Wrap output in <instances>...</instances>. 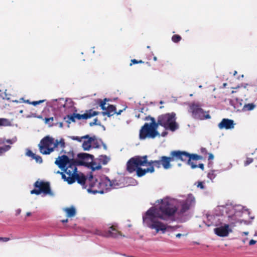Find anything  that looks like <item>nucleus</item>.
<instances>
[{
  "label": "nucleus",
  "instance_id": "obj_11",
  "mask_svg": "<svg viewBox=\"0 0 257 257\" xmlns=\"http://www.w3.org/2000/svg\"><path fill=\"white\" fill-rule=\"evenodd\" d=\"M88 187L87 190L89 193H92L95 194L96 193H103V191L101 190L99 185V182L92 175L88 177L87 180Z\"/></svg>",
  "mask_w": 257,
  "mask_h": 257
},
{
  "label": "nucleus",
  "instance_id": "obj_24",
  "mask_svg": "<svg viewBox=\"0 0 257 257\" xmlns=\"http://www.w3.org/2000/svg\"><path fill=\"white\" fill-rule=\"evenodd\" d=\"M91 137L94 140L92 141V148H99L100 147V142L103 144V142L101 140H98L95 136Z\"/></svg>",
  "mask_w": 257,
  "mask_h": 257
},
{
  "label": "nucleus",
  "instance_id": "obj_4",
  "mask_svg": "<svg viewBox=\"0 0 257 257\" xmlns=\"http://www.w3.org/2000/svg\"><path fill=\"white\" fill-rule=\"evenodd\" d=\"M147 156H135L131 158L126 163V170L130 173L137 171L138 168L146 166L147 163Z\"/></svg>",
  "mask_w": 257,
  "mask_h": 257
},
{
  "label": "nucleus",
  "instance_id": "obj_25",
  "mask_svg": "<svg viewBox=\"0 0 257 257\" xmlns=\"http://www.w3.org/2000/svg\"><path fill=\"white\" fill-rule=\"evenodd\" d=\"M159 123V117H158L157 122L156 121L155 122H150L149 123V124H150L151 125V128H153V130L155 131V133L157 136L160 135L159 132L157 131L158 126L160 125V123Z\"/></svg>",
  "mask_w": 257,
  "mask_h": 257
},
{
  "label": "nucleus",
  "instance_id": "obj_20",
  "mask_svg": "<svg viewBox=\"0 0 257 257\" xmlns=\"http://www.w3.org/2000/svg\"><path fill=\"white\" fill-rule=\"evenodd\" d=\"M87 139L88 140L84 141L82 145L83 150L85 151H88L92 148V141L94 140L89 136Z\"/></svg>",
  "mask_w": 257,
  "mask_h": 257
},
{
  "label": "nucleus",
  "instance_id": "obj_27",
  "mask_svg": "<svg viewBox=\"0 0 257 257\" xmlns=\"http://www.w3.org/2000/svg\"><path fill=\"white\" fill-rule=\"evenodd\" d=\"M109 160V158L105 155H101L99 158L100 163L103 165H106L108 162Z\"/></svg>",
  "mask_w": 257,
  "mask_h": 257
},
{
  "label": "nucleus",
  "instance_id": "obj_7",
  "mask_svg": "<svg viewBox=\"0 0 257 257\" xmlns=\"http://www.w3.org/2000/svg\"><path fill=\"white\" fill-rule=\"evenodd\" d=\"M179 154L180 157V161L187 162V165L191 166V168L194 169L198 167L197 165H195L192 162V161H197L202 160L203 157L201 156L198 155L196 154H190L186 151H182L179 150Z\"/></svg>",
  "mask_w": 257,
  "mask_h": 257
},
{
  "label": "nucleus",
  "instance_id": "obj_62",
  "mask_svg": "<svg viewBox=\"0 0 257 257\" xmlns=\"http://www.w3.org/2000/svg\"><path fill=\"white\" fill-rule=\"evenodd\" d=\"M242 233L244 234V235H247L248 234V232H243Z\"/></svg>",
  "mask_w": 257,
  "mask_h": 257
},
{
  "label": "nucleus",
  "instance_id": "obj_17",
  "mask_svg": "<svg viewBox=\"0 0 257 257\" xmlns=\"http://www.w3.org/2000/svg\"><path fill=\"white\" fill-rule=\"evenodd\" d=\"M155 171V169L153 167H149L147 169H142L141 167H140L137 170L136 173L137 175L139 177H141L144 176L147 173H152Z\"/></svg>",
  "mask_w": 257,
  "mask_h": 257
},
{
  "label": "nucleus",
  "instance_id": "obj_18",
  "mask_svg": "<svg viewBox=\"0 0 257 257\" xmlns=\"http://www.w3.org/2000/svg\"><path fill=\"white\" fill-rule=\"evenodd\" d=\"M103 115H107L108 117L113 115L116 113V108L115 106L109 104L108 106L105 108V110L102 112Z\"/></svg>",
  "mask_w": 257,
  "mask_h": 257
},
{
  "label": "nucleus",
  "instance_id": "obj_38",
  "mask_svg": "<svg viewBox=\"0 0 257 257\" xmlns=\"http://www.w3.org/2000/svg\"><path fill=\"white\" fill-rule=\"evenodd\" d=\"M144 62L142 60H137L136 59H132L131 61V63L130 64V66H132L133 64H142V63H144Z\"/></svg>",
  "mask_w": 257,
  "mask_h": 257
},
{
  "label": "nucleus",
  "instance_id": "obj_41",
  "mask_svg": "<svg viewBox=\"0 0 257 257\" xmlns=\"http://www.w3.org/2000/svg\"><path fill=\"white\" fill-rule=\"evenodd\" d=\"M45 101V100H40L39 101H34L32 102H29V104H32L34 106H36Z\"/></svg>",
  "mask_w": 257,
  "mask_h": 257
},
{
  "label": "nucleus",
  "instance_id": "obj_36",
  "mask_svg": "<svg viewBox=\"0 0 257 257\" xmlns=\"http://www.w3.org/2000/svg\"><path fill=\"white\" fill-rule=\"evenodd\" d=\"M108 101V99L107 98H104L103 100H99V101H100V103H99V105H100V106L101 107V108L103 110H105V104H106V102Z\"/></svg>",
  "mask_w": 257,
  "mask_h": 257
},
{
  "label": "nucleus",
  "instance_id": "obj_19",
  "mask_svg": "<svg viewBox=\"0 0 257 257\" xmlns=\"http://www.w3.org/2000/svg\"><path fill=\"white\" fill-rule=\"evenodd\" d=\"M191 206V201L186 200L181 204V208L179 210V214H183L188 210Z\"/></svg>",
  "mask_w": 257,
  "mask_h": 257
},
{
  "label": "nucleus",
  "instance_id": "obj_61",
  "mask_svg": "<svg viewBox=\"0 0 257 257\" xmlns=\"http://www.w3.org/2000/svg\"><path fill=\"white\" fill-rule=\"evenodd\" d=\"M153 60H154L155 61H157V57H156V56L154 57V58H153Z\"/></svg>",
  "mask_w": 257,
  "mask_h": 257
},
{
  "label": "nucleus",
  "instance_id": "obj_26",
  "mask_svg": "<svg viewBox=\"0 0 257 257\" xmlns=\"http://www.w3.org/2000/svg\"><path fill=\"white\" fill-rule=\"evenodd\" d=\"M256 105L253 103H247L244 104L242 109L244 111H250L254 109Z\"/></svg>",
  "mask_w": 257,
  "mask_h": 257
},
{
  "label": "nucleus",
  "instance_id": "obj_1",
  "mask_svg": "<svg viewBox=\"0 0 257 257\" xmlns=\"http://www.w3.org/2000/svg\"><path fill=\"white\" fill-rule=\"evenodd\" d=\"M77 156L82 160L70 159L68 156L64 155L59 156L55 163L67 175V182L68 184H71L77 181L83 188L87 189L88 177L86 178L83 173H78L76 166L84 165L83 160H88L89 159L92 160L93 156L87 153H80Z\"/></svg>",
  "mask_w": 257,
  "mask_h": 257
},
{
  "label": "nucleus",
  "instance_id": "obj_29",
  "mask_svg": "<svg viewBox=\"0 0 257 257\" xmlns=\"http://www.w3.org/2000/svg\"><path fill=\"white\" fill-rule=\"evenodd\" d=\"M92 232L94 234L105 237L106 231H102L98 229H95Z\"/></svg>",
  "mask_w": 257,
  "mask_h": 257
},
{
  "label": "nucleus",
  "instance_id": "obj_13",
  "mask_svg": "<svg viewBox=\"0 0 257 257\" xmlns=\"http://www.w3.org/2000/svg\"><path fill=\"white\" fill-rule=\"evenodd\" d=\"M98 111H93L92 109H89L88 110H86L85 113L82 114H80L79 113H75L74 114V117H75V118L78 120H81V119H87L88 118H91V117L93 116L97 115L99 114Z\"/></svg>",
  "mask_w": 257,
  "mask_h": 257
},
{
  "label": "nucleus",
  "instance_id": "obj_16",
  "mask_svg": "<svg viewBox=\"0 0 257 257\" xmlns=\"http://www.w3.org/2000/svg\"><path fill=\"white\" fill-rule=\"evenodd\" d=\"M98 185H99L100 189H101V190L103 191V193L105 191L109 190L112 186L111 182L109 179H107V178L105 180L99 182Z\"/></svg>",
  "mask_w": 257,
  "mask_h": 257
},
{
  "label": "nucleus",
  "instance_id": "obj_2",
  "mask_svg": "<svg viewBox=\"0 0 257 257\" xmlns=\"http://www.w3.org/2000/svg\"><path fill=\"white\" fill-rule=\"evenodd\" d=\"M160 206L157 208L152 207L146 213V217H143L148 227L156 229L157 232L162 231L164 233L166 230V225L158 220V218L167 220L173 216L177 210V208L168 199L162 200Z\"/></svg>",
  "mask_w": 257,
  "mask_h": 257
},
{
  "label": "nucleus",
  "instance_id": "obj_42",
  "mask_svg": "<svg viewBox=\"0 0 257 257\" xmlns=\"http://www.w3.org/2000/svg\"><path fill=\"white\" fill-rule=\"evenodd\" d=\"M67 117L72 122H75L76 121V120H75L76 118H75V117H74V113L72 114H71V115H67Z\"/></svg>",
  "mask_w": 257,
  "mask_h": 257
},
{
  "label": "nucleus",
  "instance_id": "obj_59",
  "mask_svg": "<svg viewBox=\"0 0 257 257\" xmlns=\"http://www.w3.org/2000/svg\"><path fill=\"white\" fill-rule=\"evenodd\" d=\"M68 219H64V220H62L61 221L63 223H66L68 222Z\"/></svg>",
  "mask_w": 257,
  "mask_h": 257
},
{
  "label": "nucleus",
  "instance_id": "obj_22",
  "mask_svg": "<svg viewBox=\"0 0 257 257\" xmlns=\"http://www.w3.org/2000/svg\"><path fill=\"white\" fill-rule=\"evenodd\" d=\"M161 159L159 160H155V161H148L147 160V163H146V166H148L149 167H153L154 168V167H156L158 168L161 167Z\"/></svg>",
  "mask_w": 257,
  "mask_h": 257
},
{
  "label": "nucleus",
  "instance_id": "obj_34",
  "mask_svg": "<svg viewBox=\"0 0 257 257\" xmlns=\"http://www.w3.org/2000/svg\"><path fill=\"white\" fill-rule=\"evenodd\" d=\"M228 220L231 224H235L238 222V220L236 219V215L235 214H233L232 215H229Z\"/></svg>",
  "mask_w": 257,
  "mask_h": 257
},
{
  "label": "nucleus",
  "instance_id": "obj_45",
  "mask_svg": "<svg viewBox=\"0 0 257 257\" xmlns=\"http://www.w3.org/2000/svg\"><path fill=\"white\" fill-rule=\"evenodd\" d=\"M149 119L151 120V122H155L156 121L155 118H154L151 116H146L145 118V120H148Z\"/></svg>",
  "mask_w": 257,
  "mask_h": 257
},
{
  "label": "nucleus",
  "instance_id": "obj_31",
  "mask_svg": "<svg viewBox=\"0 0 257 257\" xmlns=\"http://www.w3.org/2000/svg\"><path fill=\"white\" fill-rule=\"evenodd\" d=\"M11 148L10 145H5L3 147H0V155L8 151Z\"/></svg>",
  "mask_w": 257,
  "mask_h": 257
},
{
  "label": "nucleus",
  "instance_id": "obj_52",
  "mask_svg": "<svg viewBox=\"0 0 257 257\" xmlns=\"http://www.w3.org/2000/svg\"><path fill=\"white\" fill-rule=\"evenodd\" d=\"M256 241L253 240V239H251L249 242V244L250 245H253L255 243H256Z\"/></svg>",
  "mask_w": 257,
  "mask_h": 257
},
{
  "label": "nucleus",
  "instance_id": "obj_51",
  "mask_svg": "<svg viewBox=\"0 0 257 257\" xmlns=\"http://www.w3.org/2000/svg\"><path fill=\"white\" fill-rule=\"evenodd\" d=\"M198 187H200L201 189H204V186L202 182H199L198 185H197Z\"/></svg>",
  "mask_w": 257,
  "mask_h": 257
},
{
  "label": "nucleus",
  "instance_id": "obj_23",
  "mask_svg": "<svg viewBox=\"0 0 257 257\" xmlns=\"http://www.w3.org/2000/svg\"><path fill=\"white\" fill-rule=\"evenodd\" d=\"M59 146L61 149H63L65 147V143L64 139L61 138L59 141H58V140H54V145L53 148H56L58 147Z\"/></svg>",
  "mask_w": 257,
  "mask_h": 257
},
{
  "label": "nucleus",
  "instance_id": "obj_50",
  "mask_svg": "<svg viewBox=\"0 0 257 257\" xmlns=\"http://www.w3.org/2000/svg\"><path fill=\"white\" fill-rule=\"evenodd\" d=\"M214 159V156L212 154H208V160H212Z\"/></svg>",
  "mask_w": 257,
  "mask_h": 257
},
{
  "label": "nucleus",
  "instance_id": "obj_64",
  "mask_svg": "<svg viewBox=\"0 0 257 257\" xmlns=\"http://www.w3.org/2000/svg\"><path fill=\"white\" fill-rule=\"evenodd\" d=\"M237 73V72L236 71H234V75H235Z\"/></svg>",
  "mask_w": 257,
  "mask_h": 257
},
{
  "label": "nucleus",
  "instance_id": "obj_12",
  "mask_svg": "<svg viewBox=\"0 0 257 257\" xmlns=\"http://www.w3.org/2000/svg\"><path fill=\"white\" fill-rule=\"evenodd\" d=\"M214 231L218 236L224 237L227 236L229 233L232 231V230L229 228L228 224H225L224 226L214 228Z\"/></svg>",
  "mask_w": 257,
  "mask_h": 257
},
{
  "label": "nucleus",
  "instance_id": "obj_56",
  "mask_svg": "<svg viewBox=\"0 0 257 257\" xmlns=\"http://www.w3.org/2000/svg\"><path fill=\"white\" fill-rule=\"evenodd\" d=\"M168 133L167 132H164L162 133L161 136L163 137H165L167 135Z\"/></svg>",
  "mask_w": 257,
  "mask_h": 257
},
{
  "label": "nucleus",
  "instance_id": "obj_14",
  "mask_svg": "<svg viewBox=\"0 0 257 257\" xmlns=\"http://www.w3.org/2000/svg\"><path fill=\"white\" fill-rule=\"evenodd\" d=\"M234 123L233 120L228 118H223L218 124V126L220 129H231L234 127Z\"/></svg>",
  "mask_w": 257,
  "mask_h": 257
},
{
  "label": "nucleus",
  "instance_id": "obj_3",
  "mask_svg": "<svg viewBox=\"0 0 257 257\" xmlns=\"http://www.w3.org/2000/svg\"><path fill=\"white\" fill-rule=\"evenodd\" d=\"M159 122L160 125L163 126L166 130H170L172 132L178 128L176 119L175 112L168 113L159 115Z\"/></svg>",
  "mask_w": 257,
  "mask_h": 257
},
{
  "label": "nucleus",
  "instance_id": "obj_54",
  "mask_svg": "<svg viewBox=\"0 0 257 257\" xmlns=\"http://www.w3.org/2000/svg\"><path fill=\"white\" fill-rule=\"evenodd\" d=\"M21 212V209H18L16 211V215H19Z\"/></svg>",
  "mask_w": 257,
  "mask_h": 257
},
{
  "label": "nucleus",
  "instance_id": "obj_32",
  "mask_svg": "<svg viewBox=\"0 0 257 257\" xmlns=\"http://www.w3.org/2000/svg\"><path fill=\"white\" fill-rule=\"evenodd\" d=\"M88 137H89V135H85L84 136H83V137H77V136H73L71 138L73 140H75V141H78L79 142H81L82 141V139H86Z\"/></svg>",
  "mask_w": 257,
  "mask_h": 257
},
{
  "label": "nucleus",
  "instance_id": "obj_6",
  "mask_svg": "<svg viewBox=\"0 0 257 257\" xmlns=\"http://www.w3.org/2000/svg\"><path fill=\"white\" fill-rule=\"evenodd\" d=\"M35 189L31 191V194L40 195L41 193L45 195H52L53 193L51 191L50 183L48 182H44L43 181H36L34 184Z\"/></svg>",
  "mask_w": 257,
  "mask_h": 257
},
{
  "label": "nucleus",
  "instance_id": "obj_8",
  "mask_svg": "<svg viewBox=\"0 0 257 257\" xmlns=\"http://www.w3.org/2000/svg\"><path fill=\"white\" fill-rule=\"evenodd\" d=\"M161 165L165 169H168L171 167V162H178L180 161L179 150L173 151L170 152V157L162 156L160 158Z\"/></svg>",
  "mask_w": 257,
  "mask_h": 257
},
{
  "label": "nucleus",
  "instance_id": "obj_33",
  "mask_svg": "<svg viewBox=\"0 0 257 257\" xmlns=\"http://www.w3.org/2000/svg\"><path fill=\"white\" fill-rule=\"evenodd\" d=\"M91 168L92 170H98L101 168V166L100 164L97 165L95 162H91Z\"/></svg>",
  "mask_w": 257,
  "mask_h": 257
},
{
  "label": "nucleus",
  "instance_id": "obj_28",
  "mask_svg": "<svg viewBox=\"0 0 257 257\" xmlns=\"http://www.w3.org/2000/svg\"><path fill=\"white\" fill-rule=\"evenodd\" d=\"M45 123L46 124H49L50 126H52L53 125H56L57 123L54 124L53 121H54V117H45L44 119Z\"/></svg>",
  "mask_w": 257,
  "mask_h": 257
},
{
  "label": "nucleus",
  "instance_id": "obj_10",
  "mask_svg": "<svg viewBox=\"0 0 257 257\" xmlns=\"http://www.w3.org/2000/svg\"><path fill=\"white\" fill-rule=\"evenodd\" d=\"M157 136L153 128H151L149 123L146 122L140 130L139 138L141 140H145L146 138L154 139Z\"/></svg>",
  "mask_w": 257,
  "mask_h": 257
},
{
  "label": "nucleus",
  "instance_id": "obj_9",
  "mask_svg": "<svg viewBox=\"0 0 257 257\" xmlns=\"http://www.w3.org/2000/svg\"><path fill=\"white\" fill-rule=\"evenodd\" d=\"M190 109L192 116L194 118L203 120L210 118L211 116L208 113L201 108V106L198 104L193 103L190 105Z\"/></svg>",
  "mask_w": 257,
  "mask_h": 257
},
{
  "label": "nucleus",
  "instance_id": "obj_58",
  "mask_svg": "<svg viewBox=\"0 0 257 257\" xmlns=\"http://www.w3.org/2000/svg\"><path fill=\"white\" fill-rule=\"evenodd\" d=\"M182 234L181 233H178L176 235V237L179 238L180 237Z\"/></svg>",
  "mask_w": 257,
  "mask_h": 257
},
{
  "label": "nucleus",
  "instance_id": "obj_60",
  "mask_svg": "<svg viewBox=\"0 0 257 257\" xmlns=\"http://www.w3.org/2000/svg\"><path fill=\"white\" fill-rule=\"evenodd\" d=\"M31 215V212H27V213H26V216H30Z\"/></svg>",
  "mask_w": 257,
  "mask_h": 257
},
{
  "label": "nucleus",
  "instance_id": "obj_49",
  "mask_svg": "<svg viewBox=\"0 0 257 257\" xmlns=\"http://www.w3.org/2000/svg\"><path fill=\"white\" fill-rule=\"evenodd\" d=\"M98 120L97 118H95L93 122H90L89 124L90 126H93V125L97 124L96 122Z\"/></svg>",
  "mask_w": 257,
  "mask_h": 257
},
{
  "label": "nucleus",
  "instance_id": "obj_30",
  "mask_svg": "<svg viewBox=\"0 0 257 257\" xmlns=\"http://www.w3.org/2000/svg\"><path fill=\"white\" fill-rule=\"evenodd\" d=\"M10 125V121L8 119L0 118V126H8Z\"/></svg>",
  "mask_w": 257,
  "mask_h": 257
},
{
  "label": "nucleus",
  "instance_id": "obj_40",
  "mask_svg": "<svg viewBox=\"0 0 257 257\" xmlns=\"http://www.w3.org/2000/svg\"><path fill=\"white\" fill-rule=\"evenodd\" d=\"M208 177L211 180H212L215 178V171H211L209 172L208 174Z\"/></svg>",
  "mask_w": 257,
  "mask_h": 257
},
{
  "label": "nucleus",
  "instance_id": "obj_55",
  "mask_svg": "<svg viewBox=\"0 0 257 257\" xmlns=\"http://www.w3.org/2000/svg\"><path fill=\"white\" fill-rule=\"evenodd\" d=\"M125 108H124L122 110H119L118 111H116V114H117V115H119L121 114V113L123 111V110H124Z\"/></svg>",
  "mask_w": 257,
  "mask_h": 257
},
{
  "label": "nucleus",
  "instance_id": "obj_47",
  "mask_svg": "<svg viewBox=\"0 0 257 257\" xmlns=\"http://www.w3.org/2000/svg\"><path fill=\"white\" fill-rule=\"evenodd\" d=\"M200 152L204 155H206L208 154L207 151L206 149L205 148H203V147L201 148Z\"/></svg>",
  "mask_w": 257,
  "mask_h": 257
},
{
  "label": "nucleus",
  "instance_id": "obj_43",
  "mask_svg": "<svg viewBox=\"0 0 257 257\" xmlns=\"http://www.w3.org/2000/svg\"><path fill=\"white\" fill-rule=\"evenodd\" d=\"M253 160L252 158H247L244 162V165L247 166L253 162Z\"/></svg>",
  "mask_w": 257,
  "mask_h": 257
},
{
  "label": "nucleus",
  "instance_id": "obj_37",
  "mask_svg": "<svg viewBox=\"0 0 257 257\" xmlns=\"http://www.w3.org/2000/svg\"><path fill=\"white\" fill-rule=\"evenodd\" d=\"M181 39V37L179 35H174L172 37V40L174 43H178Z\"/></svg>",
  "mask_w": 257,
  "mask_h": 257
},
{
  "label": "nucleus",
  "instance_id": "obj_35",
  "mask_svg": "<svg viewBox=\"0 0 257 257\" xmlns=\"http://www.w3.org/2000/svg\"><path fill=\"white\" fill-rule=\"evenodd\" d=\"M17 141V139L16 138H14V139H8V140H6L5 141H0V145L1 144H3L5 143H8L9 144H14V143H15Z\"/></svg>",
  "mask_w": 257,
  "mask_h": 257
},
{
  "label": "nucleus",
  "instance_id": "obj_5",
  "mask_svg": "<svg viewBox=\"0 0 257 257\" xmlns=\"http://www.w3.org/2000/svg\"><path fill=\"white\" fill-rule=\"evenodd\" d=\"M54 145V139L49 136L43 138L40 144L39 147L40 152L43 155H49L53 152L55 148H53Z\"/></svg>",
  "mask_w": 257,
  "mask_h": 257
},
{
  "label": "nucleus",
  "instance_id": "obj_48",
  "mask_svg": "<svg viewBox=\"0 0 257 257\" xmlns=\"http://www.w3.org/2000/svg\"><path fill=\"white\" fill-rule=\"evenodd\" d=\"M10 240L9 237H0V241H3L4 242H7Z\"/></svg>",
  "mask_w": 257,
  "mask_h": 257
},
{
  "label": "nucleus",
  "instance_id": "obj_53",
  "mask_svg": "<svg viewBox=\"0 0 257 257\" xmlns=\"http://www.w3.org/2000/svg\"><path fill=\"white\" fill-rule=\"evenodd\" d=\"M198 166V167L200 168L202 170H204V164L202 163L199 164Z\"/></svg>",
  "mask_w": 257,
  "mask_h": 257
},
{
  "label": "nucleus",
  "instance_id": "obj_57",
  "mask_svg": "<svg viewBox=\"0 0 257 257\" xmlns=\"http://www.w3.org/2000/svg\"><path fill=\"white\" fill-rule=\"evenodd\" d=\"M58 124L60 127H62L63 126V123L62 122L58 123Z\"/></svg>",
  "mask_w": 257,
  "mask_h": 257
},
{
  "label": "nucleus",
  "instance_id": "obj_39",
  "mask_svg": "<svg viewBox=\"0 0 257 257\" xmlns=\"http://www.w3.org/2000/svg\"><path fill=\"white\" fill-rule=\"evenodd\" d=\"M33 159H35L37 163H41L43 162L42 158L41 156L34 155V156L33 158Z\"/></svg>",
  "mask_w": 257,
  "mask_h": 257
},
{
  "label": "nucleus",
  "instance_id": "obj_44",
  "mask_svg": "<svg viewBox=\"0 0 257 257\" xmlns=\"http://www.w3.org/2000/svg\"><path fill=\"white\" fill-rule=\"evenodd\" d=\"M57 174H60L62 176V179H63L64 180V181H67V176H66V175L63 173V172H61L59 171H58L57 172H56Z\"/></svg>",
  "mask_w": 257,
  "mask_h": 257
},
{
  "label": "nucleus",
  "instance_id": "obj_63",
  "mask_svg": "<svg viewBox=\"0 0 257 257\" xmlns=\"http://www.w3.org/2000/svg\"><path fill=\"white\" fill-rule=\"evenodd\" d=\"M103 148H104L105 149H106V145H105V144H104L103 143Z\"/></svg>",
  "mask_w": 257,
  "mask_h": 257
},
{
  "label": "nucleus",
  "instance_id": "obj_46",
  "mask_svg": "<svg viewBox=\"0 0 257 257\" xmlns=\"http://www.w3.org/2000/svg\"><path fill=\"white\" fill-rule=\"evenodd\" d=\"M26 155L29 156V157H32V158H33V157L34 156V155L35 154L33 153L32 151H31V150H28V151L26 153Z\"/></svg>",
  "mask_w": 257,
  "mask_h": 257
},
{
  "label": "nucleus",
  "instance_id": "obj_21",
  "mask_svg": "<svg viewBox=\"0 0 257 257\" xmlns=\"http://www.w3.org/2000/svg\"><path fill=\"white\" fill-rule=\"evenodd\" d=\"M64 211L66 212L68 217H74L76 214V209L74 207L65 208L64 209Z\"/></svg>",
  "mask_w": 257,
  "mask_h": 257
},
{
  "label": "nucleus",
  "instance_id": "obj_15",
  "mask_svg": "<svg viewBox=\"0 0 257 257\" xmlns=\"http://www.w3.org/2000/svg\"><path fill=\"white\" fill-rule=\"evenodd\" d=\"M121 235V233L119 231L114 225L110 226L108 231H106V237H117L118 235Z\"/></svg>",
  "mask_w": 257,
  "mask_h": 257
}]
</instances>
